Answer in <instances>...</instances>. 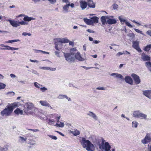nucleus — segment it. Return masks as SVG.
<instances>
[{
    "label": "nucleus",
    "instance_id": "18",
    "mask_svg": "<svg viewBox=\"0 0 151 151\" xmlns=\"http://www.w3.org/2000/svg\"><path fill=\"white\" fill-rule=\"evenodd\" d=\"M58 98L59 99H63L65 98L68 100V101H71V100L70 98L68 97V96L64 95H59L58 97Z\"/></svg>",
    "mask_w": 151,
    "mask_h": 151
},
{
    "label": "nucleus",
    "instance_id": "42",
    "mask_svg": "<svg viewBox=\"0 0 151 151\" xmlns=\"http://www.w3.org/2000/svg\"><path fill=\"white\" fill-rule=\"evenodd\" d=\"M34 85L37 88H39L41 86H42V85L36 82L34 83Z\"/></svg>",
    "mask_w": 151,
    "mask_h": 151
},
{
    "label": "nucleus",
    "instance_id": "55",
    "mask_svg": "<svg viewBox=\"0 0 151 151\" xmlns=\"http://www.w3.org/2000/svg\"><path fill=\"white\" fill-rule=\"evenodd\" d=\"M82 67L83 68H84L86 69V70H88V69L92 68H93V67H86L85 66H82Z\"/></svg>",
    "mask_w": 151,
    "mask_h": 151
},
{
    "label": "nucleus",
    "instance_id": "50",
    "mask_svg": "<svg viewBox=\"0 0 151 151\" xmlns=\"http://www.w3.org/2000/svg\"><path fill=\"white\" fill-rule=\"evenodd\" d=\"M134 30L137 32L140 33L142 35H143V33L142 31L137 29H134Z\"/></svg>",
    "mask_w": 151,
    "mask_h": 151
},
{
    "label": "nucleus",
    "instance_id": "4",
    "mask_svg": "<svg viewBox=\"0 0 151 151\" xmlns=\"http://www.w3.org/2000/svg\"><path fill=\"white\" fill-rule=\"evenodd\" d=\"M74 55V54H71L70 52L69 53H64V56L65 60L68 62H72L75 61Z\"/></svg>",
    "mask_w": 151,
    "mask_h": 151
},
{
    "label": "nucleus",
    "instance_id": "48",
    "mask_svg": "<svg viewBox=\"0 0 151 151\" xmlns=\"http://www.w3.org/2000/svg\"><path fill=\"white\" fill-rule=\"evenodd\" d=\"M125 24L126 25L130 28H132L133 27L132 25L128 22L127 21L125 22Z\"/></svg>",
    "mask_w": 151,
    "mask_h": 151
},
{
    "label": "nucleus",
    "instance_id": "6",
    "mask_svg": "<svg viewBox=\"0 0 151 151\" xmlns=\"http://www.w3.org/2000/svg\"><path fill=\"white\" fill-rule=\"evenodd\" d=\"M151 141V137L150 134H147L145 138L141 140V142L144 144H147Z\"/></svg>",
    "mask_w": 151,
    "mask_h": 151
},
{
    "label": "nucleus",
    "instance_id": "29",
    "mask_svg": "<svg viewBox=\"0 0 151 151\" xmlns=\"http://www.w3.org/2000/svg\"><path fill=\"white\" fill-rule=\"evenodd\" d=\"M69 5L68 4H67L63 7L64 12H68V10L69 8Z\"/></svg>",
    "mask_w": 151,
    "mask_h": 151
},
{
    "label": "nucleus",
    "instance_id": "11",
    "mask_svg": "<svg viewBox=\"0 0 151 151\" xmlns=\"http://www.w3.org/2000/svg\"><path fill=\"white\" fill-rule=\"evenodd\" d=\"M75 59H76L79 61H83L84 60V58H83L81 56L80 52H77V53H76L75 54Z\"/></svg>",
    "mask_w": 151,
    "mask_h": 151
},
{
    "label": "nucleus",
    "instance_id": "12",
    "mask_svg": "<svg viewBox=\"0 0 151 151\" xmlns=\"http://www.w3.org/2000/svg\"><path fill=\"white\" fill-rule=\"evenodd\" d=\"M116 23V20L115 19H111L108 17V19L106 21V24H115Z\"/></svg>",
    "mask_w": 151,
    "mask_h": 151
},
{
    "label": "nucleus",
    "instance_id": "30",
    "mask_svg": "<svg viewBox=\"0 0 151 151\" xmlns=\"http://www.w3.org/2000/svg\"><path fill=\"white\" fill-rule=\"evenodd\" d=\"M54 125L57 127L62 128L64 127V124L63 122H60L59 123H57Z\"/></svg>",
    "mask_w": 151,
    "mask_h": 151
},
{
    "label": "nucleus",
    "instance_id": "25",
    "mask_svg": "<svg viewBox=\"0 0 151 151\" xmlns=\"http://www.w3.org/2000/svg\"><path fill=\"white\" fill-rule=\"evenodd\" d=\"M70 132L74 136H77L80 134V131L77 129H75L72 131H70Z\"/></svg>",
    "mask_w": 151,
    "mask_h": 151
},
{
    "label": "nucleus",
    "instance_id": "21",
    "mask_svg": "<svg viewBox=\"0 0 151 151\" xmlns=\"http://www.w3.org/2000/svg\"><path fill=\"white\" fill-rule=\"evenodd\" d=\"M62 47V43H61L58 41L56 43L55 48L56 50H59Z\"/></svg>",
    "mask_w": 151,
    "mask_h": 151
},
{
    "label": "nucleus",
    "instance_id": "33",
    "mask_svg": "<svg viewBox=\"0 0 151 151\" xmlns=\"http://www.w3.org/2000/svg\"><path fill=\"white\" fill-rule=\"evenodd\" d=\"M140 113V112L139 111H135L133 112V114L134 117H138Z\"/></svg>",
    "mask_w": 151,
    "mask_h": 151
},
{
    "label": "nucleus",
    "instance_id": "49",
    "mask_svg": "<svg viewBox=\"0 0 151 151\" xmlns=\"http://www.w3.org/2000/svg\"><path fill=\"white\" fill-rule=\"evenodd\" d=\"M96 89L97 90H106V88L104 87H98L96 88Z\"/></svg>",
    "mask_w": 151,
    "mask_h": 151
},
{
    "label": "nucleus",
    "instance_id": "20",
    "mask_svg": "<svg viewBox=\"0 0 151 151\" xmlns=\"http://www.w3.org/2000/svg\"><path fill=\"white\" fill-rule=\"evenodd\" d=\"M8 21L9 22L10 24L14 27H17L19 25V24L17 23L16 21L10 20H8Z\"/></svg>",
    "mask_w": 151,
    "mask_h": 151
},
{
    "label": "nucleus",
    "instance_id": "60",
    "mask_svg": "<svg viewBox=\"0 0 151 151\" xmlns=\"http://www.w3.org/2000/svg\"><path fill=\"white\" fill-rule=\"evenodd\" d=\"M10 76L12 78H15L17 77L16 75L13 74H11Z\"/></svg>",
    "mask_w": 151,
    "mask_h": 151
},
{
    "label": "nucleus",
    "instance_id": "1",
    "mask_svg": "<svg viewBox=\"0 0 151 151\" xmlns=\"http://www.w3.org/2000/svg\"><path fill=\"white\" fill-rule=\"evenodd\" d=\"M21 106V105L18 102H15L12 104H8L7 108L1 111V114L2 116H9L11 114L14 109Z\"/></svg>",
    "mask_w": 151,
    "mask_h": 151
},
{
    "label": "nucleus",
    "instance_id": "31",
    "mask_svg": "<svg viewBox=\"0 0 151 151\" xmlns=\"http://www.w3.org/2000/svg\"><path fill=\"white\" fill-rule=\"evenodd\" d=\"M19 141L21 143H24L25 142L27 139L26 137H24L21 136L19 137Z\"/></svg>",
    "mask_w": 151,
    "mask_h": 151
},
{
    "label": "nucleus",
    "instance_id": "16",
    "mask_svg": "<svg viewBox=\"0 0 151 151\" xmlns=\"http://www.w3.org/2000/svg\"><path fill=\"white\" fill-rule=\"evenodd\" d=\"M141 58L143 61H148L150 60V57L145 53H143L141 55Z\"/></svg>",
    "mask_w": 151,
    "mask_h": 151
},
{
    "label": "nucleus",
    "instance_id": "46",
    "mask_svg": "<svg viewBox=\"0 0 151 151\" xmlns=\"http://www.w3.org/2000/svg\"><path fill=\"white\" fill-rule=\"evenodd\" d=\"M29 144L31 145H34L35 144V141L34 140H30L29 141Z\"/></svg>",
    "mask_w": 151,
    "mask_h": 151
},
{
    "label": "nucleus",
    "instance_id": "5",
    "mask_svg": "<svg viewBox=\"0 0 151 151\" xmlns=\"http://www.w3.org/2000/svg\"><path fill=\"white\" fill-rule=\"evenodd\" d=\"M132 43V47H133L136 49L139 52H142V50L139 46V42L137 41H133Z\"/></svg>",
    "mask_w": 151,
    "mask_h": 151
},
{
    "label": "nucleus",
    "instance_id": "47",
    "mask_svg": "<svg viewBox=\"0 0 151 151\" xmlns=\"http://www.w3.org/2000/svg\"><path fill=\"white\" fill-rule=\"evenodd\" d=\"M118 7V6L117 4H114L113 5V9H117Z\"/></svg>",
    "mask_w": 151,
    "mask_h": 151
},
{
    "label": "nucleus",
    "instance_id": "28",
    "mask_svg": "<svg viewBox=\"0 0 151 151\" xmlns=\"http://www.w3.org/2000/svg\"><path fill=\"white\" fill-rule=\"evenodd\" d=\"M84 22L88 25H92V22L91 19H88L86 18H84L83 19Z\"/></svg>",
    "mask_w": 151,
    "mask_h": 151
},
{
    "label": "nucleus",
    "instance_id": "7",
    "mask_svg": "<svg viewBox=\"0 0 151 151\" xmlns=\"http://www.w3.org/2000/svg\"><path fill=\"white\" fill-rule=\"evenodd\" d=\"M79 4L80 7L82 10H84L87 8L88 3L85 1L80 0L79 1Z\"/></svg>",
    "mask_w": 151,
    "mask_h": 151
},
{
    "label": "nucleus",
    "instance_id": "17",
    "mask_svg": "<svg viewBox=\"0 0 151 151\" xmlns=\"http://www.w3.org/2000/svg\"><path fill=\"white\" fill-rule=\"evenodd\" d=\"M143 94L149 99L151 98V90H146L143 92Z\"/></svg>",
    "mask_w": 151,
    "mask_h": 151
},
{
    "label": "nucleus",
    "instance_id": "37",
    "mask_svg": "<svg viewBox=\"0 0 151 151\" xmlns=\"http://www.w3.org/2000/svg\"><path fill=\"white\" fill-rule=\"evenodd\" d=\"M122 17L123 16H121L119 17L118 18L120 22L122 23V24H123L124 22H126L127 21L126 20L123 19Z\"/></svg>",
    "mask_w": 151,
    "mask_h": 151
},
{
    "label": "nucleus",
    "instance_id": "58",
    "mask_svg": "<svg viewBox=\"0 0 151 151\" xmlns=\"http://www.w3.org/2000/svg\"><path fill=\"white\" fill-rule=\"evenodd\" d=\"M101 42L99 40H94L93 41V43L95 44H98Z\"/></svg>",
    "mask_w": 151,
    "mask_h": 151
},
{
    "label": "nucleus",
    "instance_id": "3",
    "mask_svg": "<svg viewBox=\"0 0 151 151\" xmlns=\"http://www.w3.org/2000/svg\"><path fill=\"white\" fill-rule=\"evenodd\" d=\"M99 148L102 151H111V147L109 143L105 142L103 139H102L101 143L99 142Z\"/></svg>",
    "mask_w": 151,
    "mask_h": 151
},
{
    "label": "nucleus",
    "instance_id": "36",
    "mask_svg": "<svg viewBox=\"0 0 151 151\" xmlns=\"http://www.w3.org/2000/svg\"><path fill=\"white\" fill-rule=\"evenodd\" d=\"M151 49V45H149L145 47L144 50L146 52L149 51L150 49Z\"/></svg>",
    "mask_w": 151,
    "mask_h": 151
},
{
    "label": "nucleus",
    "instance_id": "27",
    "mask_svg": "<svg viewBox=\"0 0 151 151\" xmlns=\"http://www.w3.org/2000/svg\"><path fill=\"white\" fill-rule=\"evenodd\" d=\"M58 41L61 43H68L69 42V40L66 38L59 39Z\"/></svg>",
    "mask_w": 151,
    "mask_h": 151
},
{
    "label": "nucleus",
    "instance_id": "24",
    "mask_svg": "<svg viewBox=\"0 0 151 151\" xmlns=\"http://www.w3.org/2000/svg\"><path fill=\"white\" fill-rule=\"evenodd\" d=\"M92 22V25L94 23H97L99 22V18L96 17H93L91 18Z\"/></svg>",
    "mask_w": 151,
    "mask_h": 151
},
{
    "label": "nucleus",
    "instance_id": "64",
    "mask_svg": "<svg viewBox=\"0 0 151 151\" xmlns=\"http://www.w3.org/2000/svg\"><path fill=\"white\" fill-rule=\"evenodd\" d=\"M29 60L31 61V62H35L36 63H39V61L37 60H31V59H30Z\"/></svg>",
    "mask_w": 151,
    "mask_h": 151
},
{
    "label": "nucleus",
    "instance_id": "13",
    "mask_svg": "<svg viewBox=\"0 0 151 151\" xmlns=\"http://www.w3.org/2000/svg\"><path fill=\"white\" fill-rule=\"evenodd\" d=\"M110 76H114V78L117 79H123V77L122 75L120 74H118V73H112Z\"/></svg>",
    "mask_w": 151,
    "mask_h": 151
},
{
    "label": "nucleus",
    "instance_id": "26",
    "mask_svg": "<svg viewBox=\"0 0 151 151\" xmlns=\"http://www.w3.org/2000/svg\"><path fill=\"white\" fill-rule=\"evenodd\" d=\"M88 5L90 8H94L95 6V4L91 0H89L88 1Z\"/></svg>",
    "mask_w": 151,
    "mask_h": 151
},
{
    "label": "nucleus",
    "instance_id": "9",
    "mask_svg": "<svg viewBox=\"0 0 151 151\" xmlns=\"http://www.w3.org/2000/svg\"><path fill=\"white\" fill-rule=\"evenodd\" d=\"M131 76L133 78L134 82L136 84H139L140 83V80L138 76L135 74L133 73L132 74Z\"/></svg>",
    "mask_w": 151,
    "mask_h": 151
},
{
    "label": "nucleus",
    "instance_id": "63",
    "mask_svg": "<svg viewBox=\"0 0 151 151\" xmlns=\"http://www.w3.org/2000/svg\"><path fill=\"white\" fill-rule=\"evenodd\" d=\"M68 4H69V6H70L72 8L74 7L75 5L73 3H72L71 4H70V3L69 2V3Z\"/></svg>",
    "mask_w": 151,
    "mask_h": 151
},
{
    "label": "nucleus",
    "instance_id": "45",
    "mask_svg": "<svg viewBox=\"0 0 151 151\" xmlns=\"http://www.w3.org/2000/svg\"><path fill=\"white\" fill-rule=\"evenodd\" d=\"M36 51H37V52H36L37 53H38V52H42V53H43L44 54H49V52H47L44 51H42V50H36Z\"/></svg>",
    "mask_w": 151,
    "mask_h": 151
},
{
    "label": "nucleus",
    "instance_id": "19",
    "mask_svg": "<svg viewBox=\"0 0 151 151\" xmlns=\"http://www.w3.org/2000/svg\"><path fill=\"white\" fill-rule=\"evenodd\" d=\"M108 16H102L101 18V20L103 25H105L106 24V21L108 19Z\"/></svg>",
    "mask_w": 151,
    "mask_h": 151
},
{
    "label": "nucleus",
    "instance_id": "38",
    "mask_svg": "<svg viewBox=\"0 0 151 151\" xmlns=\"http://www.w3.org/2000/svg\"><path fill=\"white\" fill-rule=\"evenodd\" d=\"M138 125V123L136 121H133L132 123V127H133L137 128Z\"/></svg>",
    "mask_w": 151,
    "mask_h": 151
},
{
    "label": "nucleus",
    "instance_id": "35",
    "mask_svg": "<svg viewBox=\"0 0 151 151\" xmlns=\"http://www.w3.org/2000/svg\"><path fill=\"white\" fill-rule=\"evenodd\" d=\"M48 123L50 125H54V123L55 122L54 120L53 119H49L47 120Z\"/></svg>",
    "mask_w": 151,
    "mask_h": 151
},
{
    "label": "nucleus",
    "instance_id": "41",
    "mask_svg": "<svg viewBox=\"0 0 151 151\" xmlns=\"http://www.w3.org/2000/svg\"><path fill=\"white\" fill-rule=\"evenodd\" d=\"M53 115L55 116V117L57 118L56 120H57V123H59L60 122L59 120L60 118V116H58V114H52L51 115V116H53Z\"/></svg>",
    "mask_w": 151,
    "mask_h": 151
},
{
    "label": "nucleus",
    "instance_id": "23",
    "mask_svg": "<svg viewBox=\"0 0 151 151\" xmlns=\"http://www.w3.org/2000/svg\"><path fill=\"white\" fill-rule=\"evenodd\" d=\"M14 112L17 115H22L23 113V111L22 110H21L19 108H17L14 111Z\"/></svg>",
    "mask_w": 151,
    "mask_h": 151
},
{
    "label": "nucleus",
    "instance_id": "15",
    "mask_svg": "<svg viewBox=\"0 0 151 151\" xmlns=\"http://www.w3.org/2000/svg\"><path fill=\"white\" fill-rule=\"evenodd\" d=\"M125 80L126 82L127 83H128L131 85L133 84V80L129 76H126L125 78Z\"/></svg>",
    "mask_w": 151,
    "mask_h": 151
},
{
    "label": "nucleus",
    "instance_id": "59",
    "mask_svg": "<svg viewBox=\"0 0 151 151\" xmlns=\"http://www.w3.org/2000/svg\"><path fill=\"white\" fill-rule=\"evenodd\" d=\"M18 24H20L21 25H24L26 24V23L24 21H22V22H19Z\"/></svg>",
    "mask_w": 151,
    "mask_h": 151
},
{
    "label": "nucleus",
    "instance_id": "32",
    "mask_svg": "<svg viewBox=\"0 0 151 151\" xmlns=\"http://www.w3.org/2000/svg\"><path fill=\"white\" fill-rule=\"evenodd\" d=\"M145 65L149 70L151 71V62H145Z\"/></svg>",
    "mask_w": 151,
    "mask_h": 151
},
{
    "label": "nucleus",
    "instance_id": "62",
    "mask_svg": "<svg viewBox=\"0 0 151 151\" xmlns=\"http://www.w3.org/2000/svg\"><path fill=\"white\" fill-rule=\"evenodd\" d=\"M146 33L151 37V30H149L147 31Z\"/></svg>",
    "mask_w": 151,
    "mask_h": 151
},
{
    "label": "nucleus",
    "instance_id": "34",
    "mask_svg": "<svg viewBox=\"0 0 151 151\" xmlns=\"http://www.w3.org/2000/svg\"><path fill=\"white\" fill-rule=\"evenodd\" d=\"M147 116L146 115L140 113L138 118L146 119Z\"/></svg>",
    "mask_w": 151,
    "mask_h": 151
},
{
    "label": "nucleus",
    "instance_id": "56",
    "mask_svg": "<svg viewBox=\"0 0 151 151\" xmlns=\"http://www.w3.org/2000/svg\"><path fill=\"white\" fill-rule=\"evenodd\" d=\"M59 52L58 51H55V55L58 57H60Z\"/></svg>",
    "mask_w": 151,
    "mask_h": 151
},
{
    "label": "nucleus",
    "instance_id": "43",
    "mask_svg": "<svg viewBox=\"0 0 151 151\" xmlns=\"http://www.w3.org/2000/svg\"><path fill=\"white\" fill-rule=\"evenodd\" d=\"M127 36L131 37V39H133L135 37V35L133 33H129L128 34Z\"/></svg>",
    "mask_w": 151,
    "mask_h": 151
},
{
    "label": "nucleus",
    "instance_id": "39",
    "mask_svg": "<svg viewBox=\"0 0 151 151\" xmlns=\"http://www.w3.org/2000/svg\"><path fill=\"white\" fill-rule=\"evenodd\" d=\"M78 52V51L76 48H73L70 50V52L71 53V54H74L76 53H77Z\"/></svg>",
    "mask_w": 151,
    "mask_h": 151
},
{
    "label": "nucleus",
    "instance_id": "51",
    "mask_svg": "<svg viewBox=\"0 0 151 151\" xmlns=\"http://www.w3.org/2000/svg\"><path fill=\"white\" fill-rule=\"evenodd\" d=\"M48 136L49 137L54 140H56L57 139V137L55 136L51 135H49Z\"/></svg>",
    "mask_w": 151,
    "mask_h": 151
},
{
    "label": "nucleus",
    "instance_id": "57",
    "mask_svg": "<svg viewBox=\"0 0 151 151\" xmlns=\"http://www.w3.org/2000/svg\"><path fill=\"white\" fill-rule=\"evenodd\" d=\"M124 54L122 52H118L116 54V56H119L120 55H122Z\"/></svg>",
    "mask_w": 151,
    "mask_h": 151
},
{
    "label": "nucleus",
    "instance_id": "2",
    "mask_svg": "<svg viewBox=\"0 0 151 151\" xmlns=\"http://www.w3.org/2000/svg\"><path fill=\"white\" fill-rule=\"evenodd\" d=\"M80 142L83 147L88 151H92L94 149V146L89 141L84 137H82Z\"/></svg>",
    "mask_w": 151,
    "mask_h": 151
},
{
    "label": "nucleus",
    "instance_id": "10",
    "mask_svg": "<svg viewBox=\"0 0 151 151\" xmlns=\"http://www.w3.org/2000/svg\"><path fill=\"white\" fill-rule=\"evenodd\" d=\"M87 115L95 120L96 121L98 120V117L97 116L95 113L92 111H89L87 113Z\"/></svg>",
    "mask_w": 151,
    "mask_h": 151
},
{
    "label": "nucleus",
    "instance_id": "44",
    "mask_svg": "<svg viewBox=\"0 0 151 151\" xmlns=\"http://www.w3.org/2000/svg\"><path fill=\"white\" fill-rule=\"evenodd\" d=\"M6 86L5 84L0 82V90L4 88Z\"/></svg>",
    "mask_w": 151,
    "mask_h": 151
},
{
    "label": "nucleus",
    "instance_id": "53",
    "mask_svg": "<svg viewBox=\"0 0 151 151\" xmlns=\"http://www.w3.org/2000/svg\"><path fill=\"white\" fill-rule=\"evenodd\" d=\"M7 48H1V49L2 50H12V47H10L9 46H7V47H6Z\"/></svg>",
    "mask_w": 151,
    "mask_h": 151
},
{
    "label": "nucleus",
    "instance_id": "14",
    "mask_svg": "<svg viewBox=\"0 0 151 151\" xmlns=\"http://www.w3.org/2000/svg\"><path fill=\"white\" fill-rule=\"evenodd\" d=\"M39 102L42 106L47 107H50L51 109H52V107L50 106V104L46 101H40Z\"/></svg>",
    "mask_w": 151,
    "mask_h": 151
},
{
    "label": "nucleus",
    "instance_id": "61",
    "mask_svg": "<svg viewBox=\"0 0 151 151\" xmlns=\"http://www.w3.org/2000/svg\"><path fill=\"white\" fill-rule=\"evenodd\" d=\"M23 19L24 21H28V17H24L23 18Z\"/></svg>",
    "mask_w": 151,
    "mask_h": 151
},
{
    "label": "nucleus",
    "instance_id": "40",
    "mask_svg": "<svg viewBox=\"0 0 151 151\" xmlns=\"http://www.w3.org/2000/svg\"><path fill=\"white\" fill-rule=\"evenodd\" d=\"M20 40L18 39V40H9L7 41H6V42H5V43H12L13 42H18V41H19Z\"/></svg>",
    "mask_w": 151,
    "mask_h": 151
},
{
    "label": "nucleus",
    "instance_id": "22",
    "mask_svg": "<svg viewBox=\"0 0 151 151\" xmlns=\"http://www.w3.org/2000/svg\"><path fill=\"white\" fill-rule=\"evenodd\" d=\"M39 68L40 69L44 70H50L51 71H55L56 69L55 68H53L46 67H39Z\"/></svg>",
    "mask_w": 151,
    "mask_h": 151
},
{
    "label": "nucleus",
    "instance_id": "52",
    "mask_svg": "<svg viewBox=\"0 0 151 151\" xmlns=\"http://www.w3.org/2000/svg\"><path fill=\"white\" fill-rule=\"evenodd\" d=\"M40 89L42 92H44L47 90V88L45 87L41 88Z\"/></svg>",
    "mask_w": 151,
    "mask_h": 151
},
{
    "label": "nucleus",
    "instance_id": "8",
    "mask_svg": "<svg viewBox=\"0 0 151 151\" xmlns=\"http://www.w3.org/2000/svg\"><path fill=\"white\" fill-rule=\"evenodd\" d=\"M37 111V109L34 106L32 103L29 104V113H34Z\"/></svg>",
    "mask_w": 151,
    "mask_h": 151
},
{
    "label": "nucleus",
    "instance_id": "54",
    "mask_svg": "<svg viewBox=\"0 0 151 151\" xmlns=\"http://www.w3.org/2000/svg\"><path fill=\"white\" fill-rule=\"evenodd\" d=\"M51 4H54L56 2V0H48Z\"/></svg>",
    "mask_w": 151,
    "mask_h": 151
}]
</instances>
